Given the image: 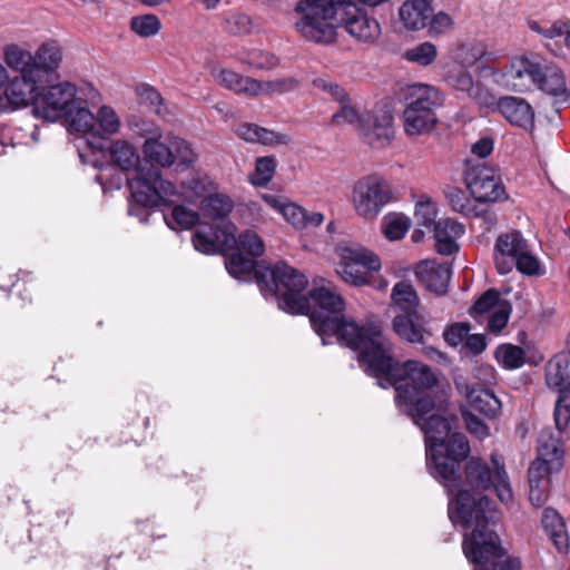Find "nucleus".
Segmentation results:
<instances>
[{
	"label": "nucleus",
	"instance_id": "f257e3e1",
	"mask_svg": "<svg viewBox=\"0 0 570 570\" xmlns=\"http://www.w3.org/2000/svg\"><path fill=\"white\" fill-rule=\"evenodd\" d=\"M403 371L393 373L380 386L395 387V402L424 433L426 465L449 493L458 491L451 502H455L461 491L460 463L470 453L469 441L462 433H452L450 420L444 416L442 406L435 402L429 390L436 383L431 368L417 361L409 360L401 366ZM468 492V490H466ZM470 494L481 498V494ZM450 507L448 508V510Z\"/></svg>",
	"mask_w": 570,
	"mask_h": 570
},
{
	"label": "nucleus",
	"instance_id": "f03ea898",
	"mask_svg": "<svg viewBox=\"0 0 570 570\" xmlns=\"http://www.w3.org/2000/svg\"><path fill=\"white\" fill-rule=\"evenodd\" d=\"M309 315L314 331L324 345L335 337L341 344L357 351L358 361L365 371L377 379V383L401 372L403 363L392 356V343L383 335L380 326L365 324L360 326L344 315L345 302L340 294L327 286L309 291Z\"/></svg>",
	"mask_w": 570,
	"mask_h": 570
},
{
	"label": "nucleus",
	"instance_id": "7ed1b4c3",
	"mask_svg": "<svg viewBox=\"0 0 570 570\" xmlns=\"http://www.w3.org/2000/svg\"><path fill=\"white\" fill-rule=\"evenodd\" d=\"M449 518L454 525L472 528L463 537L462 550L474 563V570H521L518 558L500 561L505 551L493 529L499 519L498 511L488 497L475 498L461 491L455 502L450 504Z\"/></svg>",
	"mask_w": 570,
	"mask_h": 570
},
{
	"label": "nucleus",
	"instance_id": "20e7f679",
	"mask_svg": "<svg viewBox=\"0 0 570 570\" xmlns=\"http://www.w3.org/2000/svg\"><path fill=\"white\" fill-rule=\"evenodd\" d=\"M299 16L297 32L306 40L330 45L336 41L342 23L354 39L372 43L381 35V26L351 0H298L294 8Z\"/></svg>",
	"mask_w": 570,
	"mask_h": 570
},
{
	"label": "nucleus",
	"instance_id": "39448f33",
	"mask_svg": "<svg viewBox=\"0 0 570 570\" xmlns=\"http://www.w3.org/2000/svg\"><path fill=\"white\" fill-rule=\"evenodd\" d=\"M255 281L265 295L277 297L281 309L291 314H303L309 309V301L303 294L308 281L286 263L278 262L273 267L258 266Z\"/></svg>",
	"mask_w": 570,
	"mask_h": 570
},
{
	"label": "nucleus",
	"instance_id": "423d86ee",
	"mask_svg": "<svg viewBox=\"0 0 570 570\" xmlns=\"http://www.w3.org/2000/svg\"><path fill=\"white\" fill-rule=\"evenodd\" d=\"M493 259L497 271L501 275L509 274L515 267L524 275H539L540 262L531 253L528 240L519 230H510L498 236Z\"/></svg>",
	"mask_w": 570,
	"mask_h": 570
},
{
	"label": "nucleus",
	"instance_id": "0eeeda50",
	"mask_svg": "<svg viewBox=\"0 0 570 570\" xmlns=\"http://www.w3.org/2000/svg\"><path fill=\"white\" fill-rule=\"evenodd\" d=\"M407 106L403 114L404 131L409 136L430 132L435 124L434 108L442 105V96L435 87L415 83L409 87Z\"/></svg>",
	"mask_w": 570,
	"mask_h": 570
},
{
	"label": "nucleus",
	"instance_id": "6e6552de",
	"mask_svg": "<svg viewBox=\"0 0 570 570\" xmlns=\"http://www.w3.org/2000/svg\"><path fill=\"white\" fill-rule=\"evenodd\" d=\"M491 464L479 458H471L465 465V482L474 490L493 488L499 500L508 504L512 501L510 481L503 461L494 453L491 454Z\"/></svg>",
	"mask_w": 570,
	"mask_h": 570
},
{
	"label": "nucleus",
	"instance_id": "1a4fd4ad",
	"mask_svg": "<svg viewBox=\"0 0 570 570\" xmlns=\"http://www.w3.org/2000/svg\"><path fill=\"white\" fill-rule=\"evenodd\" d=\"M142 153L151 165L163 168L175 165L178 170H186L196 159L189 144L174 135L147 138L142 145Z\"/></svg>",
	"mask_w": 570,
	"mask_h": 570
},
{
	"label": "nucleus",
	"instance_id": "9d476101",
	"mask_svg": "<svg viewBox=\"0 0 570 570\" xmlns=\"http://www.w3.org/2000/svg\"><path fill=\"white\" fill-rule=\"evenodd\" d=\"M336 253L340 256L336 273L346 283L363 285L367 282L368 272L381 268L380 258L358 244H338Z\"/></svg>",
	"mask_w": 570,
	"mask_h": 570
},
{
	"label": "nucleus",
	"instance_id": "9b49d317",
	"mask_svg": "<svg viewBox=\"0 0 570 570\" xmlns=\"http://www.w3.org/2000/svg\"><path fill=\"white\" fill-rule=\"evenodd\" d=\"M212 75L217 83L237 95L244 94L250 97H257L265 94L286 92L294 89L297 81L293 78H281L269 81H261L238 72L226 69L215 68Z\"/></svg>",
	"mask_w": 570,
	"mask_h": 570
},
{
	"label": "nucleus",
	"instance_id": "f8f14e48",
	"mask_svg": "<svg viewBox=\"0 0 570 570\" xmlns=\"http://www.w3.org/2000/svg\"><path fill=\"white\" fill-rule=\"evenodd\" d=\"M129 188L135 203L145 208L169 203V198L176 194L175 185L164 180L159 170L155 168L137 170L136 176L129 181Z\"/></svg>",
	"mask_w": 570,
	"mask_h": 570
},
{
	"label": "nucleus",
	"instance_id": "ddd939ff",
	"mask_svg": "<svg viewBox=\"0 0 570 570\" xmlns=\"http://www.w3.org/2000/svg\"><path fill=\"white\" fill-rule=\"evenodd\" d=\"M392 193L389 184L377 176L358 179L352 194L355 212L363 218H375L383 207L390 203Z\"/></svg>",
	"mask_w": 570,
	"mask_h": 570
},
{
	"label": "nucleus",
	"instance_id": "4468645a",
	"mask_svg": "<svg viewBox=\"0 0 570 570\" xmlns=\"http://www.w3.org/2000/svg\"><path fill=\"white\" fill-rule=\"evenodd\" d=\"M79 99L76 86L68 81L48 86L35 100V115L51 122L58 121L70 115Z\"/></svg>",
	"mask_w": 570,
	"mask_h": 570
},
{
	"label": "nucleus",
	"instance_id": "2eb2a0df",
	"mask_svg": "<svg viewBox=\"0 0 570 570\" xmlns=\"http://www.w3.org/2000/svg\"><path fill=\"white\" fill-rule=\"evenodd\" d=\"M464 180L476 202L497 203L508 198L505 188L493 168L481 165L469 169Z\"/></svg>",
	"mask_w": 570,
	"mask_h": 570
},
{
	"label": "nucleus",
	"instance_id": "dca6fc26",
	"mask_svg": "<svg viewBox=\"0 0 570 570\" xmlns=\"http://www.w3.org/2000/svg\"><path fill=\"white\" fill-rule=\"evenodd\" d=\"M357 131L364 142L372 148H384L394 138L393 116L383 109L363 111V119Z\"/></svg>",
	"mask_w": 570,
	"mask_h": 570
},
{
	"label": "nucleus",
	"instance_id": "f3484780",
	"mask_svg": "<svg viewBox=\"0 0 570 570\" xmlns=\"http://www.w3.org/2000/svg\"><path fill=\"white\" fill-rule=\"evenodd\" d=\"M263 200L278 212L287 223L298 229L318 227L324 220V216L321 213H308L283 196L265 194L263 195Z\"/></svg>",
	"mask_w": 570,
	"mask_h": 570
},
{
	"label": "nucleus",
	"instance_id": "a211bd4d",
	"mask_svg": "<svg viewBox=\"0 0 570 570\" xmlns=\"http://www.w3.org/2000/svg\"><path fill=\"white\" fill-rule=\"evenodd\" d=\"M540 75V63L524 57L517 58L505 66L501 76V85L507 89L524 92L530 89L531 85H534V80H538Z\"/></svg>",
	"mask_w": 570,
	"mask_h": 570
},
{
	"label": "nucleus",
	"instance_id": "6ab92c4d",
	"mask_svg": "<svg viewBox=\"0 0 570 570\" xmlns=\"http://www.w3.org/2000/svg\"><path fill=\"white\" fill-rule=\"evenodd\" d=\"M41 79L38 76H16L3 90V106L11 110L19 109L32 102L38 98V83Z\"/></svg>",
	"mask_w": 570,
	"mask_h": 570
},
{
	"label": "nucleus",
	"instance_id": "aec40b11",
	"mask_svg": "<svg viewBox=\"0 0 570 570\" xmlns=\"http://www.w3.org/2000/svg\"><path fill=\"white\" fill-rule=\"evenodd\" d=\"M452 275L449 263L438 264L434 261H423L415 268L417 281L430 292L444 295L448 292Z\"/></svg>",
	"mask_w": 570,
	"mask_h": 570
},
{
	"label": "nucleus",
	"instance_id": "412c9836",
	"mask_svg": "<svg viewBox=\"0 0 570 570\" xmlns=\"http://www.w3.org/2000/svg\"><path fill=\"white\" fill-rule=\"evenodd\" d=\"M426 325L428 322L420 312L396 314L392 321L393 332L410 344L425 343V337L431 335Z\"/></svg>",
	"mask_w": 570,
	"mask_h": 570
},
{
	"label": "nucleus",
	"instance_id": "4be33fe9",
	"mask_svg": "<svg viewBox=\"0 0 570 570\" xmlns=\"http://www.w3.org/2000/svg\"><path fill=\"white\" fill-rule=\"evenodd\" d=\"M235 232L236 227L230 222L224 224L222 229L216 230L214 237L203 230H197L193 235V245L196 250L207 255L216 253L219 246L230 249L236 244Z\"/></svg>",
	"mask_w": 570,
	"mask_h": 570
},
{
	"label": "nucleus",
	"instance_id": "5701e85b",
	"mask_svg": "<svg viewBox=\"0 0 570 570\" xmlns=\"http://www.w3.org/2000/svg\"><path fill=\"white\" fill-rule=\"evenodd\" d=\"M464 395L469 404L468 410L476 412L489 420L495 419L501 412V401L489 389L466 384L464 386Z\"/></svg>",
	"mask_w": 570,
	"mask_h": 570
},
{
	"label": "nucleus",
	"instance_id": "b1692460",
	"mask_svg": "<svg viewBox=\"0 0 570 570\" xmlns=\"http://www.w3.org/2000/svg\"><path fill=\"white\" fill-rule=\"evenodd\" d=\"M498 110L513 126L531 129L534 112L530 104L518 97H502L498 101Z\"/></svg>",
	"mask_w": 570,
	"mask_h": 570
},
{
	"label": "nucleus",
	"instance_id": "393cba45",
	"mask_svg": "<svg viewBox=\"0 0 570 570\" xmlns=\"http://www.w3.org/2000/svg\"><path fill=\"white\" fill-rule=\"evenodd\" d=\"M431 232L436 252L441 255H452L459 250L456 239L464 234V226L452 218H440Z\"/></svg>",
	"mask_w": 570,
	"mask_h": 570
},
{
	"label": "nucleus",
	"instance_id": "a878e982",
	"mask_svg": "<svg viewBox=\"0 0 570 570\" xmlns=\"http://www.w3.org/2000/svg\"><path fill=\"white\" fill-rule=\"evenodd\" d=\"M3 60L6 65L20 73V76H38L36 53L11 43L3 48Z\"/></svg>",
	"mask_w": 570,
	"mask_h": 570
},
{
	"label": "nucleus",
	"instance_id": "bb28decb",
	"mask_svg": "<svg viewBox=\"0 0 570 570\" xmlns=\"http://www.w3.org/2000/svg\"><path fill=\"white\" fill-rule=\"evenodd\" d=\"M399 14L406 29L420 30L428 24L432 17V9L426 0H413L404 2Z\"/></svg>",
	"mask_w": 570,
	"mask_h": 570
},
{
	"label": "nucleus",
	"instance_id": "cd10ccee",
	"mask_svg": "<svg viewBox=\"0 0 570 570\" xmlns=\"http://www.w3.org/2000/svg\"><path fill=\"white\" fill-rule=\"evenodd\" d=\"M534 85L548 95L558 97L562 101H570V92L566 87L564 75L557 67L541 66V75L538 80H534Z\"/></svg>",
	"mask_w": 570,
	"mask_h": 570
},
{
	"label": "nucleus",
	"instance_id": "c85d7f7f",
	"mask_svg": "<svg viewBox=\"0 0 570 570\" xmlns=\"http://www.w3.org/2000/svg\"><path fill=\"white\" fill-rule=\"evenodd\" d=\"M541 524L559 552H566L569 548L566 523L559 512L552 508H546L542 513Z\"/></svg>",
	"mask_w": 570,
	"mask_h": 570
},
{
	"label": "nucleus",
	"instance_id": "c756f323",
	"mask_svg": "<svg viewBox=\"0 0 570 570\" xmlns=\"http://www.w3.org/2000/svg\"><path fill=\"white\" fill-rule=\"evenodd\" d=\"M391 301L394 315L419 312L420 298L413 285L407 281L397 282L393 286Z\"/></svg>",
	"mask_w": 570,
	"mask_h": 570
},
{
	"label": "nucleus",
	"instance_id": "7c9ffc66",
	"mask_svg": "<svg viewBox=\"0 0 570 570\" xmlns=\"http://www.w3.org/2000/svg\"><path fill=\"white\" fill-rule=\"evenodd\" d=\"M112 167L119 168L121 171L137 169L140 157L136 148L126 140H115L108 147Z\"/></svg>",
	"mask_w": 570,
	"mask_h": 570
},
{
	"label": "nucleus",
	"instance_id": "2f4dec72",
	"mask_svg": "<svg viewBox=\"0 0 570 570\" xmlns=\"http://www.w3.org/2000/svg\"><path fill=\"white\" fill-rule=\"evenodd\" d=\"M62 119L67 122L69 130L91 134L96 137V116L87 108V102L82 98L72 107L70 115H66Z\"/></svg>",
	"mask_w": 570,
	"mask_h": 570
},
{
	"label": "nucleus",
	"instance_id": "473e14b6",
	"mask_svg": "<svg viewBox=\"0 0 570 570\" xmlns=\"http://www.w3.org/2000/svg\"><path fill=\"white\" fill-rule=\"evenodd\" d=\"M234 200L226 194L215 193L206 196L200 203L203 215L213 222H223L234 209Z\"/></svg>",
	"mask_w": 570,
	"mask_h": 570
},
{
	"label": "nucleus",
	"instance_id": "72a5a7b5",
	"mask_svg": "<svg viewBox=\"0 0 570 570\" xmlns=\"http://www.w3.org/2000/svg\"><path fill=\"white\" fill-rule=\"evenodd\" d=\"M239 138L248 142H258L266 146L285 144L286 136L276 134L256 124H243L236 129Z\"/></svg>",
	"mask_w": 570,
	"mask_h": 570
},
{
	"label": "nucleus",
	"instance_id": "f704fd0d",
	"mask_svg": "<svg viewBox=\"0 0 570 570\" xmlns=\"http://www.w3.org/2000/svg\"><path fill=\"white\" fill-rule=\"evenodd\" d=\"M36 59L38 78L41 79L42 73L55 71L59 67L62 60L60 46L56 41L42 43L36 51Z\"/></svg>",
	"mask_w": 570,
	"mask_h": 570
},
{
	"label": "nucleus",
	"instance_id": "c9c22d12",
	"mask_svg": "<svg viewBox=\"0 0 570 570\" xmlns=\"http://www.w3.org/2000/svg\"><path fill=\"white\" fill-rule=\"evenodd\" d=\"M222 29L232 37H245L253 32L254 22L249 14L230 10L224 14Z\"/></svg>",
	"mask_w": 570,
	"mask_h": 570
},
{
	"label": "nucleus",
	"instance_id": "e433bc0d",
	"mask_svg": "<svg viewBox=\"0 0 570 570\" xmlns=\"http://www.w3.org/2000/svg\"><path fill=\"white\" fill-rule=\"evenodd\" d=\"M136 95L138 96L139 104L157 116L165 118L168 115L161 94L153 86L147 83L138 85L136 87Z\"/></svg>",
	"mask_w": 570,
	"mask_h": 570
},
{
	"label": "nucleus",
	"instance_id": "4c0bfd02",
	"mask_svg": "<svg viewBox=\"0 0 570 570\" xmlns=\"http://www.w3.org/2000/svg\"><path fill=\"white\" fill-rule=\"evenodd\" d=\"M537 458H540V460H553L557 458L561 466L563 465V450L560 445L559 438L554 436L551 429L541 431L538 439Z\"/></svg>",
	"mask_w": 570,
	"mask_h": 570
},
{
	"label": "nucleus",
	"instance_id": "58836bf2",
	"mask_svg": "<svg viewBox=\"0 0 570 570\" xmlns=\"http://www.w3.org/2000/svg\"><path fill=\"white\" fill-rule=\"evenodd\" d=\"M164 219L171 229H189L199 220V214L185 206L177 205L171 208L170 214L164 213Z\"/></svg>",
	"mask_w": 570,
	"mask_h": 570
},
{
	"label": "nucleus",
	"instance_id": "ea45409f",
	"mask_svg": "<svg viewBox=\"0 0 570 570\" xmlns=\"http://www.w3.org/2000/svg\"><path fill=\"white\" fill-rule=\"evenodd\" d=\"M495 358L507 370H515L525 363V352L513 344H501L495 350Z\"/></svg>",
	"mask_w": 570,
	"mask_h": 570
},
{
	"label": "nucleus",
	"instance_id": "a19ab883",
	"mask_svg": "<svg viewBox=\"0 0 570 570\" xmlns=\"http://www.w3.org/2000/svg\"><path fill=\"white\" fill-rule=\"evenodd\" d=\"M238 60L242 63L259 70L274 69L279 62L276 56L261 49L242 51L238 53Z\"/></svg>",
	"mask_w": 570,
	"mask_h": 570
},
{
	"label": "nucleus",
	"instance_id": "79ce46f5",
	"mask_svg": "<svg viewBox=\"0 0 570 570\" xmlns=\"http://www.w3.org/2000/svg\"><path fill=\"white\" fill-rule=\"evenodd\" d=\"M259 265L255 264L253 257H245L242 253H233L226 261V268L230 276L237 279H246L252 273L255 274Z\"/></svg>",
	"mask_w": 570,
	"mask_h": 570
},
{
	"label": "nucleus",
	"instance_id": "37998d69",
	"mask_svg": "<svg viewBox=\"0 0 570 570\" xmlns=\"http://www.w3.org/2000/svg\"><path fill=\"white\" fill-rule=\"evenodd\" d=\"M438 57V49L432 42L425 41L407 49L404 52V58L409 62L416 63L422 67L432 65Z\"/></svg>",
	"mask_w": 570,
	"mask_h": 570
},
{
	"label": "nucleus",
	"instance_id": "c03bdc74",
	"mask_svg": "<svg viewBox=\"0 0 570 570\" xmlns=\"http://www.w3.org/2000/svg\"><path fill=\"white\" fill-rule=\"evenodd\" d=\"M445 81L453 89L464 92L470 97L476 95L475 83L471 73L461 67L451 69L446 75Z\"/></svg>",
	"mask_w": 570,
	"mask_h": 570
},
{
	"label": "nucleus",
	"instance_id": "a18cd8bd",
	"mask_svg": "<svg viewBox=\"0 0 570 570\" xmlns=\"http://www.w3.org/2000/svg\"><path fill=\"white\" fill-rule=\"evenodd\" d=\"M561 468V463L557 458L553 460H540V458H535L529 466L528 479L532 480L534 476L535 481H551L550 475L560 471Z\"/></svg>",
	"mask_w": 570,
	"mask_h": 570
},
{
	"label": "nucleus",
	"instance_id": "49530a36",
	"mask_svg": "<svg viewBox=\"0 0 570 570\" xmlns=\"http://www.w3.org/2000/svg\"><path fill=\"white\" fill-rule=\"evenodd\" d=\"M363 119V112H361L354 105L351 104V99L347 98L345 101L340 104V110L336 111L332 121L335 125H352L358 130Z\"/></svg>",
	"mask_w": 570,
	"mask_h": 570
},
{
	"label": "nucleus",
	"instance_id": "de8ad7c7",
	"mask_svg": "<svg viewBox=\"0 0 570 570\" xmlns=\"http://www.w3.org/2000/svg\"><path fill=\"white\" fill-rule=\"evenodd\" d=\"M438 208L430 199L420 200L415 205L414 217L420 226L431 230L436 224Z\"/></svg>",
	"mask_w": 570,
	"mask_h": 570
},
{
	"label": "nucleus",
	"instance_id": "09e8293b",
	"mask_svg": "<svg viewBox=\"0 0 570 570\" xmlns=\"http://www.w3.org/2000/svg\"><path fill=\"white\" fill-rule=\"evenodd\" d=\"M274 171V158L261 157L256 160L255 173L250 176L249 180L254 186L263 187L272 180Z\"/></svg>",
	"mask_w": 570,
	"mask_h": 570
},
{
	"label": "nucleus",
	"instance_id": "8fccbe9b",
	"mask_svg": "<svg viewBox=\"0 0 570 570\" xmlns=\"http://www.w3.org/2000/svg\"><path fill=\"white\" fill-rule=\"evenodd\" d=\"M236 245L253 258L263 255L265 248L262 238L252 230L239 234L236 237Z\"/></svg>",
	"mask_w": 570,
	"mask_h": 570
},
{
	"label": "nucleus",
	"instance_id": "3c124183",
	"mask_svg": "<svg viewBox=\"0 0 570 570\" xmlns=\"http://www.w3.org/2000/svg\"><path fill=\"white\" fill-rule=\"evenodd\" d=\"M131 30L141 37L155 36L160 29V21L154 14L134 17L130 22Z\"/></svg>",
	"mask_w": 570,
	"mask_h": 570
},
{
	"label": "nucleus",
	"instance_id": "603ef678",
	"mask_svg": "<svg viewBox=\"0 0 570 570\" xmlns=\"http://www.w3.org/2000/svg\"><path fill=\"white\" fill-rule=\"evenodd\" d=\"M553 416L558 431H563L570 422V391H562L558 395Z\"/></svg>",
	"mask_w": 570,
	"mask_h": 570
},
{
	"label": "nucleus",
	"instance_id": "864d4df0",
	"mask_svg": "<svg viewBox=\"0 0 570 570\" xmlns=\"http://www.w3.org/2000/svg\"><path fill=\"white\" fill-rule=\"evenodd\" d=\"M96 180L101 185L102 190L106 193L112 189H120L124 180L130 181L124 177L122 171H117L112 166H106L97 175Z\"/></svg>",
	"mask_w": 570,
	"mask_h": 570
},
{
	"label": "nucleus",
	"instance_id": "5fc2aeb1",
	"mask_svg": "<svg viewBox=\"0 0 570 570\" xmlns=\"http://www.w3.org/2000/svg\"><path fill=\"white\" fill-rule=\"evenodd\" d=\"M107 135L116 134L120 127V120L116 111L109 106H102L99 108L96 116V125Z\"/></svg>",
	"mask_w": 570,
	"mask_h": 570
},
{
	"label": "nucleus",
	"instance_id": "6e6d98bb",
	"mask_svg": "<svg viewBox=\"0 0 570 570\" xmlns=\"http://www.w3.org/2000/svg\"><path fill=\"white\" fill-rule=\"evenodd\" d=\"M446 198L454 212H458L462 215L469 216L474 213V208L465 195V193L456 187H451L446 190Z\"/></svg>",
	"mask_w": 570,
	"mask_h": 570
},
{
	"label": "nucleus",
	"instance_id": "4d7b16f0",
	"mask_svg": "<svg viewBox=\"0 0 570 570\" xmlns=\"http://www.w3.org/2000/svg\"><path fill=\"white\" fill-rule=\"evenodd\" d=\"M500 302L499 293L491 288L483 293L470 308V314L475 317L498 307Z\"/></svg>",
	"mask_w": 570,
	"mask_h": 570
},
{
	"label": "nucleus",
	"instance_id": "13d9d810",
	"mask_svg": "<svg viewBox=\"0 0 570 570\" xmlns=\"http://www.w3.org/2000/svg\"><path fill=\"white\" fill-rule=\"evenodd\" d=\"M550 482L535 481L534 478L529 480V500L532 505L539 508L547 502L550 494Z\"/></svg>",
	"mask_w": 570,
	"mask_h": 570
},
{
	"label": "nucleus",
	"instance_id": "bf43d9fd",
	"mask_svg": "<svg viewBox=\"0 0 570 570\" xmlns=\"http://www.w3.org/2000/svg\"><path fill=\"white\" fill-rule=\"evenodd\" d=\"M462 417L466 430L475 438L483 440L489 436V426L475 415V412L463 409Z\"/></svg>",
	"mask_w": 570,
	"mask_h": 570
},
{
	"label": "nucleus",
	"instance_id": "052dcab7",
	"mask_svg": "<svg viewBox=\"0 0 570 570\" xmlns=\"http://www.w3.org/2000/svg\"><path fill=\"white\" fill-rule=\"evenodd\" d=\"M542 36L547 39L564 37V43L570 48V19L557 20L542 31Z\"/></svg>",
	"mask_w": 570,
	"mask_h": 570
},
{
	"label": "nucleus",
	"instance_id": "680f3d73",
	"mask_svg": "<svg viewBox=\"0 0 570 570\" xmlns=\"http://www.w3.org/2000/svg\"><path fill=\"white\" fill-rule=\"evenodd\" d=\"M314 87L328 94L333 99H335L338 104L345 101L347 98V94L345 92L344 88L341 87L336 82H332L324 78H317L314 80Z\"/></svg>",
	"mask_w": 570,
	"mask_h": 570
},
{
	"label": "nucleus",
	"instance_id": "e2e57ef3",
	"mask_svg": "<svg viewBox=\"0 0 570 570\" xmlns=\"http://www.w3.org/2000/svg\"><path fill=\"white\" fill-rule=\"evenodd\" d=\"M509 316L510 306L508 304H500L489 317L488 330L494 333L500 332L508 324Z\"/></svg>",
	"mask_w": 570,
	"mask_h": 570
},
{
	"label": "nucleus",
	"instance_id": "0e129e2a",
	"mask_svg": "<svg viewBox=\"0 0 570 570\" xmlns=\"http://www.w3.org/2000/svg\"><path fill=\"white\" fill-rule=\"evenodd\" d=\"M409 227L410 224L405 218L396 217L386 224L384 234L390 240H399L405 236Z\"/></svg>",
	"mask_w": 570,
	"mask_h": 570
},
{
	"label": "nucleus",
	"instance_id": "69168bd1",
	"mask_svg": "<svg viewBox=\"0 0 570 570\" xmlns=\"http://www.w3.org/2000/svg\"><path fill=\"white\" fill-rule=\"evenodd\" d=\"M469 331L470 326L468 324L458 323L448 327L444 331L443 336L446 343L451 346H456L466 338Z\"/></svg>",
	"mask_w": 570,
	"mask_h": 570
},
{
	"label": "nucleus",
	"instance_id": "338daca9",
	"mask_svg": "<svg viewBox=\"0 0 570 570\" xmlns=\"http://www.w3.org/2000/svg\"><path fill=\"white\" fill-rule=\"evenodd\" d=\"M430 33L441 35L450 30L453 26L452 18L445 12H439L430 18Z\"/></svg>",
	"mask_w": 570,
	"mask_h": 570
},
{
	"label": "nucleus",
	"instance_id": "774afa93",
	"mask_svg": "<svg viewBox=\"0 0 570 570\" xmlns=\"http://www.w3.org/2000/svg\"><path fill=\"white\" fill-rule=\"evenodd\" d=\"M494 141L491 137H482L471 147V153L480 158H485L493 151Z\"/></svg>",
	"mask_w": 570,
	"mask_h": 570
}]
</instances>
